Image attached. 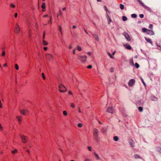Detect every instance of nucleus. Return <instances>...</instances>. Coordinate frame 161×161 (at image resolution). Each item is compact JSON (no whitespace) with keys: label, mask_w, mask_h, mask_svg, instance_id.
Instances as JSON below:
<instances>
[{"label":"nucleus","mask_w":161,"mask_h":161,"mask_svg":"<svg viewBox=\"0 0 161 161\" xmlns=\"http://www.w3.org/2000/svg\"><path fill=\"white\" fill-rule=\"evenodd\" d=\"M99 135L98 130L96 128H94L93 130V136L95 140L97 142L98 141Z\"/></svg>","instance_id":"1"},{"label":"nucleus","mask_w":161,"mask_h":161,"mask_svg":"<svg viewBox=\"0 0 161 161\" xmlns=\"http://www.w3.org/2000/svg\"><path fill=\"white\" fill-rule=\"evenodd\" d=\"M59 91L60 92H64L67 91V88L64 85L60 84L58 86Z\"/></svg>","instance_id":"2"},{"label":"nucleus","mask_w":161,"mask_h":161,"mask_svg":"<svg viewBox=\"0 0 161 161\" xmlns=\"http://www.w3.org/2000/svg\"><path fill=\"white\" fill-rule=\"evenodd\" d=\"M87 58V57L86 55H84L83 56L79 55L78 58V59L82 62H85Z\"/></svg>","instance_id":"3"},{"label":"nucleus","mask_w":161,"mask_h":161,"mask_svg":"<svg viewBox=\"0 0 161 161\" xmlns=\"http://www.w3.org/2000/svg\"><path fill=\"white\" fill-rule=\"evenodd\" d=\"M20 136L23 143H26L28 142V138L27 136L21 134H20Z\"/></svg>","instance_id":"4"},{"label":"nucleus","mask_w":161,"mask_h":161,"mask_svg":"<svg viewBox=\"0 0 161 161\" xmlns=\"http://www.w3.org/2000/svg\"><path fill=\"white\" fill-rule=\"evenodd\" d=\"M135 83V80L134 79H131L129 82L128 85L130 86H133Z\"/></svg>","instance_id":"5"},{"label":"nucleus","mask_w":161,"mask_h":161,"mask_svg":"<svg viewBox=\"0 0 161 161\" xmlns=\"http://www.w3.org/2000/svg\"><path fill=\"white\" fill-rule=\"evenodd\" d=\"M46 58L49 61L53 59V56L49 53H47L46 55Z\"/></svg>","instance_id":"6"},{"label":"nucleus","mask_w":161,"mask_h":161,"mask_svg":"<svg viewBox=\"0 0 161 161\" xmlns=\"http://www.w3.org/2000/svg\"><path fill=\"white\" fill-rule=\"evenodd\" d=\"M114 109L112 106L108 108L107 110V112L113 114L114 113Z\"/></svg>","instance_id":"7"},{"label":"nucleus","mask_w":161,"mask_h":161,"mask_svg":"<svg viewBox=\"0 0 161 161\" xmlns=\"http://www.w3.org/2000/svg\"><path fill=\"white\" fill-rule=\"evenodd\" d=\"M92 36L94 37L95 40L97 41H99V39L98 36V35L97 33H92Z\"/></svg>","instance_id":"8"},{"label":"nucleus","mask_w":161,"mask_h":161,"mask_svg":"<svg viewBox=\"0 0 161 161\" xmlns=\"http://www.w3.org/2000/svg\"><path fill=\"white\" fill-rule=\"evenodd\" d=\"M123 35L128 41H130V37L127 33H124Z\"/></svg>","instance_id":"9"},{"label":"nucleus","mask_w":161,"mask_h":161,"mask_svg":"<svg viewBox=\"0 0 161 161\" xmlns=\"http://www.w3.org/2000/svg\"><path fill=\"white\" fill-rule=\"evenodd\" d=\"M129 142L132 147H135V142L132 139L130 140Z\"/></svg>","instance_id":"10"},{"label":"nucleus","mask_w":161,"mask_h":161,"mask_svg":"<svg viewBox=\"0 0 161 161\" xmlns=\"http://www.w3.org/2000/svg\"><path fill=\"white\" fill-rule=\"evenodd\" d=\"M20 30V29L19 28V25L17 24L16 25V26L15 28V32L17 33H18Z\"/></svg>","instance_id":"11"},{"label":"nucleus","mask_w":161,"mask_h":161,"mask_svg":"<svg viewBox=\"0 0 161 161\" xmlns=\"http://www.w3.org/2000/svg\"><path fill=\"white\" fill-rule=\"evenodd\" d=\"M28 112V111L27 110H25L24 109H22L20 111L21 113L24 115H26V114Z\"/></svg>","instance_id":"12"},{"label":"nucleus","mask_w":161,"mask_h":161,"mask_svg":"<svg viewBox=\"0 0 161 161\" xmlns=\"http://www.w3.org/2000/svg\"><path fill=\"white\" fill-rule=\"evenodd\" d=\"M147 34L152 35L154 34V33L153 31L148 29V30H147Z\"/></svg>","instance_id":"13"},{"label":"nucleus","mask_w":161,"mask_h":161,"mask_svg":"<svg viewBox=\"0 0 161 161\" xmlns=\"http://www.w3.org/2000/svg\"><path fill=\"white\" fill-rule=\"evenodd\" d=\"M139 3L142 5V7H144V8H145L146 9H149V8L146 6H145L144 3L142 2V1H138Z\"/></svg>","instance_id":"14"},{"label":"nucleus","mask_w":161,"mask_h":161,"mask_svg":"<svg viewBox=\"0 0 161 161\" xmlns=\"http://www.w3.org/2000/svg\"><path fill=\"white\" fill-rule=\"evenodd\" d=\"M134 157L136 159H142L141 157L138 154H134Z\"/></svg>","instance_id":"15"},{"label":"nucleus","mask_w":161,"mask_h":161,"mask_svg":"<svg viewBox=\"0 0 161 161\" xmlns=\"http://www.w3.org/2000/svg\"><path fill=\"white\" fill-rule=\"evenodd\" d=\"M16 117L18 120L19 123H20L21 122V118H22V116H17Z\"/></svg>","instance_id":"16"},{"label":"nucleus","mask_w":161,"mask_h":161,"mask_svg":"<svg viewBox=\"0 0 161 161\" xmlns=\"http://www.w3.org/2000/svg\"><path fill=\"white\" fill-rule=\"evenodd\" d=\"M145 38L147 42H149L152 44V42L150 38H147L146 37H145Z\"/></svg>","instance_id":"17"},{"label":"nucleus","mask_w":161,"mask_h":161,"mask_svg":"<svg viewBox=\"0 0 161 161\" xmlns=\"http://www.w3.org/2000/svg\"><path fill=\"white\" fill-rule=\"evenodd\" d=\"M106 17H107V19H108L109 20V21L108 22V23L109 24H110V22L111 21V19H110V18L109 17V16L108 15V14H107Z\"/></svg>","instance_id":"18"},{"label":"nucleus","mask_w":161,"mask_h":161,"mask_svg":"<svg viewBox=\"0 0 161 161\" xmlns=\"http://www.w3.org/2000/svg\"><path fill=\"white\" fill-rule=\"evenodd\" d=\"M113 139H114V140L115 141H117L119 139V138H118V137L117 136H114V138H113Z\"/></svg>","instance_id":"19"},{"label":"nucleus","mask_w":161,"mask_h":161,"mask_svg":"<svg viewBox=\"0 0 161 161\" xmlns=\"http://www.w3.org/2000/svg\"><path fill=\"white\" fill-rule=\"evenodd\" d=\"M94 154H95V157H96V158L97 160H99L100 159V158L98 156V155L97 153H94Z\"/></svg>","instance_id":"20"},{"label":"nucleus","mask_w":161,"mask_h":161,"mask_svg":"<svg viewBox=\"0 0 161 161\" xmlns=\"http://www.w3.org/2000/svg\"><path fill=\"white\" fill-rule=\"evenodd\" d=\"M42 44L44 46H46L47 45V43L44 40H42Z\"/></svg>","instance_id":"21"},{"label":"nucleus","mask_w":161,"mask_h":161,"mask_svg":"<svg viewBox=\"0 0 161 161\" xmlns=\"http://www.w3.org/2000/svg\"><path fill=\"white\" fill-rule=\"evenodd\" d=\"M76 48L79 51H80L82 50L81 47L79 46H77Z\"/></svg>","instance_id":"22"},{"label":"nucleus","mask_w":161,"mask_h":161,"mask_svg":"<svg viewBox=\"0 0 161 161\" xmlns=\"http://www.w3.org/2000/svg\"><path fill=\"white\" fill-rule=\"evenodd\" d=\"M148 29H146L145 28H143L142 29V32H146L147 33V30H148Z\"/></svg>","instance_id":"23"},{"label":"nucleus","mask_w":161,"mask_h":161,"mask_svg":"<svg viewBox=\"0 0 161 161\" xmlns=\"http://www.w3.org/2000/svg\"><path fill=\"white\" fill-rule=\"evenodd\" d=\"M122 19L123 21H125L127 20V18L126 16H123L122 17Z\"/></svg>","instance_id":"24"},{"label":"nucleus","mask_w":161,"mask_h":161,"mask_svg":"<svg viewBox=\"0 0 161 161\" xmlns=\"http://www.w3.org/2000/svg\"><path fill=\"white\" fill-rule=\"evenodd\" d=\"M156 149L158 152L161 153V147H157Z\"/></svg>","instance_id":"25"},{"label":"nucleus","mask_w":161,"mask_h":161,"mask_svg":"<svg viewBox=\"0 0 161 161\" xmlns=\"http://www.w3.org/2000/svg\"><path fill=\"white\" fill-rule=\"evenodd\" d=\"M42 8L43 9H44L46 7L45 4L44 3H43L41 6Z\"/></svg>","instance_id":"26"},{"label":"nucleus","mask_w":161,"mask_h":161,"mask_svg":"<svg viewBox=\"0 0 161 161\" xmlns=\"http://www.w3.org/2000/svg\"><path fill=\"white\" fill-rule=\"evenodd\" d=\"M131 17L132 18H136L137 17V15L136 14H132L131 15Z\"/></svg>","instance_id":"27"},{"label":"nucleus","mask_w":161,"mask_h":161,"mask_svg":"<svg viewBox=\"0 0 161 161\" xmlns=\"http://www.w3.org/2000/svg\"><path fill=\"white\" fill-rule=\"evenodd\" d=\"M124 5H123L121 4H120V8L121 9H123L124 8Z\"/></svg>","instance_id":"28"},{"label":"nucleus","mask_w":161,"mask_h":161,"mask_svg":"<svg viewBox=\"0 0 161 161\" xmlns=\"http://www.w3.org/2000/svg\"><path fill=\"white\" fill-rule=\"evenodd\" d=\"M58 28H59V31L60 33H61V34L62 35V28L60 26H58Z\"/></svg>","instance_id":"29"},{"label":"nucleus","mask_w":161,"mask_h":161,"mask_svg":"<svg viewBox=\"0 0 161 161\" xmlns=\"http://www.w3.org/2000/svg\"><path fill=\"white\" fill-rule=\"evenodd\" d=\"M63 114L65 116H67L68 115L66 111H63Z\"/></svg>","instance_id":"30"},{"label":"nucleus","mask_w":161,"mask_h":161,"mask_svg":"<svg viewBox=\"0 0 161 161\" xmlns=\"http://www.w3.org/2000/svg\"><path fill=\"white\" fill-rule=\"evenodd\" d=\"M138 110L140 112H142L143 110V108L141 107H138Z\"/></svg>","instance_id":"31"},{"label":"nucleus","mask_w":161,"mask_h":161,"mask_svg":"<svg viewBox=\"0 0 161 161\" xmlns=\"http://www.w3.org/2000/svg\"><path fill=\"white\" fill-rule=\"evenodd\" d=\"M15 68L17 70H18L19 69V67L18 65L17 64H15Z\"/></svg>","instance_id":"32"},{"label":"nucleus","mask_w":161,"mask_h":161,"mask_svg":"<svg viewBox=\"0 0 161 161\" xmlns=\"http://www.w3.org/2000/svg\"><path fill=\"white\" fill-rule=\"evenodd\" d=\"M135 67L136 68H138L139 67V65L138 64V63H136L135 64Z\"/></svg>","instance_id":"33"},{"label":"nucleus","mask_w":161,"mask_h":161,"mask_svg":"<svg viewBox=\"0 0 161 161\" xmlns=\"http://www.w3.org/2000/svg\"><path fill=\"white\" fill-rule=\"evenodd\" d=\"M104 9L106 12H109V11L108 10V9L107 8V7L105 6H104Z\"/></svg>","instance_id":"34"},{"label":"nucleus","mask_w":161,"mask_h":161,"mask_svg":"<svg viewBox=\"0 0 161 161\" xmlns=\"http://www.w3.org/2000/svg\"><path fill=\"white\" fill-rule=\"evenodd\" d=\"M107 54L111 58H114V57L112 56V55L109 52L107 53Z\"/></svg>","instance_id":"35"},{"label":"nucleus","mask_w":161,"mask_h":161,"mask_svg":"<svg viewBox=\"0 0 161 161\" xmlns=\"http://www.w3.org/2000/svg\"><path fill=\"white\" fill-rule=\"evenodd\" d=\"M141 81H142V83H143V85H144V86H146V84L145 83L143 79L142 78H141Z\"/></svg>","instance_id":"36"},{"label":"nucleus","mask_w":161,"mask_h":161,"mask_svg":"<svg viewBox=\"0 0 161 161\" xmlns=\"http://www.w3.org/2000/svg\"><path fill=\"white\" fill-rule=\"evenodd\" d=\"M17 152V150L16 149H15L14 151H12V153L13 154H14L16 153Z\"/></svg>","instance_id":"37"},{"label":"nucleus","mask_w":161,"mask_h":161,"mask_svg":"<svg viewBox=\"0 0 161 161\" xmlns=\"http://www.w3.org/2000/svg\"><path fill=\"white\" fill-rule=\"evenodd\" d=\"M126 48L130 50L131 49V47L130 45H128L126 46Z\"/></svg>","instance_id":"38"},{"label":"nucleus","mask_w":161,"mask_h":161,"mask_svg":"<svg viewBox=\"0 0 161 161\" xmlns=\"http://www.w3.org/2000/svg\"><path fill=\"white\" fill-rule=\"evenodd\" d=\"M58 14L61 16H62V13L61 10L60 9L59 10V14Z\"/></svg>","instance_id":"39"},{"label":"nucleus","mask_w":161,"mask_h":161,"mask_svg":"<svg viewBox=\"0 0 161 161\" xmlns=\"http://www.w3.org/2000/svg\"><path fill=\"white\" fill-rule=\"evenodd\" d=\"M42 78H43V79L45 80V77L44 75V73H42Z\"/></svg>","instance_id":"40"},{"label":"nucleus","mask_w":161,"mask_h":161,"mask_svg":"<svg viewBox=\"0 0 161 161\" xmlns=\"http://www.w3.org/2000/svg\"><path fill=\"white\" fill-rule=\"evenodd\" d=\"M70 106L73 108H74L75 107L74 104L73 103H71L70 105Z\"/></svg>","instance_id":"41"},{"label":"nucleus","mask_w":161,"mask_h":161,"mask_svg":"<svg viewBox=\"0 0 161 161\" xmlns=\"http://www.w3.org/2000/svg\"><path fill=\"white\" fill-rule=\"evenodd\" d=\"M153 25L151 24H150L149 26V28L150 29H152L153 28Z\"/></svg>","instance_id":"42"},{"label":"nucleus","mask_w":161,"mask_h":161,"mask_svg":"<svg viewBox=\"0 0 161 161\" xmlns=\"http://www.w3.org/2000/svg\"><path fill=\"white\" fill-rule=\"evenodd\" d=\"M45 32H44L43 35V40H44V38H45Z\"/></svg>","instance_id":"43"},{"label":"nucleus","mask_w":161,"mask_h":161,"mask_svg":"<svg viewBox=\"0 0 161 161\" xmlns=\"http://www.w3.org/2000/svg\"><path fill=\"white\" fill-rule=\"evenodd\" d=\"M78 126L79 127H81L82 126V125L81 123H79L78 124Z\"/></svg>","instance_id":"44"},{"label":"nucleus","mask_w":161,"mask_h":161,"mask_svg":"<svg viewBox=\"0 0 161 161\" xmlns=\"http://www.w3.org/2000/svg\"><path fill=\"white\" fill-rule=\"evenodd\" d=\"M139 16L141 18H142L144 17V15L143 14H142L139 15Z\"/></svg>","instance_id":"45"},{"label":"nucleus","mask_w":161,"mask_h":161,"mask_svg":"<svg viewBox=\"0 0 161 161\" xmlns=\"http://www.w3.org/2000/svg\"><path fill=\"white\" fill-rule=\"evenodd\" d=\"M92 68V66L91 65H90L87 66V68L88 69H91Z\"/></svg>","instance_id":"46"},{"label":"nucleus","mask_w":161,"mask_h":161,"mask_svg":"<svg viewBox=\"0 0 161 161\" xmlns=\"http://www.w3.org/2000/svg\"><path fill=\"white\" fill-rule=\"evenodd\" d=\"M88 149L90 151H92V147H88Z\"/></svg>","instance_id":"47"},{"label":"nucleus","mask_w":161,"mask_h":161,"mask_svg":"<svg viewBox=\"0 0 161 161\" xmlns=\"http://www.w3.org/2000/svg\"><path fill=\"white\" fill-rule=\"evenodd\" d=\"M50 22L51 24H52V17H51L50 19Z\"/></svg>","instance_id":"48"},{"label":"nucleus","mask_w":161,"mask_h":161,"mask_svg":"<svg viewBox=\"0 0 161 161\" xmlns=\"http://www.w3.org/2000/svg\"><path fill=\"white\" fill-rule=\"evenodd\" d=\"M3 130V127L1 125V123H0V130Z\"/></svg>","instance_id":"49"},{"label":"nucleus","mask_w":161,"mask_h":161,"mask_svg":"<svg viewBox=\"0 0 161 161\" xmlns=\"http://www.w3.org/2000/svg\"><path fill=\"white\" fill-rule=\"evenodd\" d=\"M10 6L11 7H12L13 8H14L15 7V5H14V4H10Z\"/></svg>","instance_id":"50"},{"label":"nucleus","mask_w":161,"mask_h":161,"mask_svg":"<svg viewBox=\"0 0 161 161\" xmlns=\"http://www.w3.org/2000/svg\"><path fill=\"white\" fill-rule=\"evenodd\" d=\"M75 51H76V49L75 48L73 50V54H75Z\"/></svg>","instance_id":"51"},{"label":"nucleus","mask_w":161,"mask_h":161,"mask_svg":"<svg viewBox=\"0 0 161 161\" xmlns=\"http://www.w3.org/2000/svg\"><path fill=\"white\" fill-rule=\"evenodd\" d=\"M5 55V52L4 51H3V52L2 53V55L3 56H4Z\"/></svg>","instance_id":"52"},{"label":"nucleus","mask_w":161,"mask_h":161,"mask_svg":"<svg viewBox=\"0 0 161 161\" xmlns=\"http://www.w3.org/2000/svg\"><path fill=\"white\" fill-rule=\"evenodd\" d=\"M114 69L112 67L111 68V69H110V71L111 72H113L114 71Z\"/></svg>","instance_id":"53"},{"label":"nucleus","mask_w":161,"mask_h":161,"mask_svg":"<svg viewBox=\"0 0 161 161\" xmlns=\"http://www.w3.org/2000/svg\"><path fill=\"white\" fill-rule=\"evenodd\" d=\"M2 103L1 100H0V108H2Z\"/></svg>","instance_id":"54"},{"label":"nucleus","mask_w":161,"mask_h":161,"mask_svg":"<svg viewBox=\"0 0 161 161\" xmlns=\"http://www.w3.org/2000/svg\"><path fill=\"white\" fill-rule=\"evenodd\" d=\"M85 161H91V160L89 159H86Z\"/></svg>","instance_id":"55"},{"label":"nucleus","mask_w":161,"mask_h":161,"mask_svg":"<svg viewBox=\"0 0 161 161\" xmlns=\"http://www.w3.org/2000/svg\"><path fill=\"white\" fill-rule=\"evenodd\" d=\"M17 15H18V14L17 13H15V15H14V16L15 18H16L17 16Z\"/></svg>","instance_id":"56"},{"label":"nucleus","mask_w":161,"mask_h":161,"mask_svg":"<svg viewBox=\"0 0 161 161\" xmlns=\"http://www.w3.org/2000/svg\"><path fill=\"white\" fill-rule=\"evenodd\" d=\"M83 29H84V31H85V32L87 34H88V32H87L86 31V29H85V28H83Z\"/></svg>","instance_id":"57"},{"label":"nucleus","mask_w":161,"mask_h":161,"mask_svg":"<svg viewBox=\"0 0 161 161\" xmlns=\"http://www.w3.org/2000/svg\"><path fill=\"white\" fill-rule=\"evenodd\" d=\"M87 53L89 55H91L92 53L91 52H89Z\"/></svg>","instance_id":"58"},{"label":"nucleus","mask_w":161,"mask_h":161,"mask_svg":"<svg viewBox=\"0 0 161 161\" xmlns=\"http://www.w3.org/2000/svg\"><path fill=\"white\" fill-rule=\"evenodd\" d=\"M44 49L45 51H46L47 49V47H44Z\"/></svg>","instance_id":"59"},{"label":"nucleus","mask_w":161,"mask_h":161,"mask_svg":"<svg viewBox=\"0 0 161 161\" xmlns=\"http://www.w3.org/2000/svg\"><path fill=\"white\" fill-rule=\"evenodd\" d=\"M76 28V26H75V25H73V29H75V28Z\"/></svg>","instance_id":"60"},{"label":"nucleus","mask_w":161,"mask_h":161,"mask_svg":"<svg viewBox=\"0 0 161 161\" xmlns=\"http://www.w3.org/2000/svg\"><path fill=\"white\" fill-rule=\"evenodd\" d=\"M26 151L29 154H30V151L28 150H27Z\"/></svg>","instance_id":"61"},{"label":"nucleus","mask_w":161,"mask_h":161,"mask_svg":"<svg viewBox=\"0 0 161 161\" xmlns=\"http://www.w3.org/2000/svg\"><path fill=\"white\" fill-rule=\"evenodd\" d=\"M69 49H71L72 48V46L71 45H70L69 46Z\"/></svg>","instance_id":"62"},{"label":"nucleus","mask_w":161,"mask_h":161,"mask_svg":"<svg viewBox=\"0 0 161 161\" xmlns=\"http://www.w3.org/2000/svg\"><path fill=\"white\" fill-rule=\"evenodd\" d=\"M3 66H4V67H6V66H7V64L6 63H5V64H4L3 65Z\"/></svg>","instance_id":"63"},{"label":"nucleus","mask_w":161,"mask_h":161,"mask_svg":"<svg viewBox=\"0 0 161 161\" xmlns=\"http://www.w3.org/2000/svg\"><path fill=\"white\" fill-rule=\"evenodd\" d=\"M69 94H70V95H71L72 94V93L70 91H69Z\"/></svg>","instance_id":"64"}]
</instances>
